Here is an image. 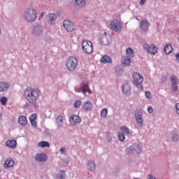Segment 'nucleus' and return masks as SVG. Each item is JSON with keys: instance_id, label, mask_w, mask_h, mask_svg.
<instances>
[{"instance_id": "b1692460", "label": "nucleus", "mask_w": 179, "mask_h": 179, "mask_svg": "<svg viewBox=\"0 0 179 179\" xmlns=\"http://www.w3.org/2000/svg\"><path fill=\"white\" fill-rule=\"evenodd\" d=\"M122 66H129V65H131V59L127 56L122 57Z\"/></svg>"}, {"instance_id": "dca6fc26", "label": "nucleus", "mask_w": 179, "mask_h": 179, "mask_svg": "<svg viewBox=\"0 0 179 179\" xmlns=\"http://www.w3.org/2000/svg\"><path fill=\"white\" fill-rule=\"evenodd\" d=\"M15 166V161L12 158L7 159L3 164L5 169H10V167H13Z\"/></svg>"}, {"instance_id": "a18cd8bd", "label": "nucleus", "mask_w": 179, "mask_h": 179, "mask_svg": "<svg viewBox=\"0 0 179 179\" xmlns=\"http://www.w3.org/2000/svg\"><path fill=\"white\" fill-rule=\"evenodd\" d=\"M148 111L150 114H152V113H153V107L152 106H148Z\"/></svg>"}, {"instance_id": "393cba45", "label": "nucleus", "mask_w": 179, "mask_h": 179, "mask_svg": "<svg viewBox=\"0 0 179 179\" xmlns=\"http://www.w3.org/2000/svg\"><path fill=\"white\" fill-rule=\"evenodd\" d=\"M120 131H121L122 134H124V135H127V136H131V135H132L131 130L125 126H122L120 128Z\"/></svg>"}, {"instance_id": "c756f323", "label": "nucleus", "mask_w": 179, "mask_h": 179, "mask_svg": "<svg viewBox=\"0 0 179 179\" xmlns=\"http://www.w3.org/2000/svg\"><path fill=\"white\" fill-rule=\"evenodd\" d=\"M134 152L137 153V155H140V153H142V145L139 144H134Z\"/></svg>"}, {"instance_id": "c03bdc74", "label": "nucleus", "mask_w": 179, "mask_h": 179, "mask_svg": "<svg viewBox=\"0 0 179 179\" xmlns=\"http://www.w3.org/2000/svg\"><path fill=\"white\" fill-rule=\"evenodd\" d=\"M30 122L32 127H34V128L37 127V122H36V120H30Z\"/></svg>"}, {"instance_id": "864d4df0", "label": "nucleus", "mask_w": 179, "mask_h": 179, "mask_svg": "<svg viewBox=\"0 0 179 179\" xmlns=\"http://www.w3.org/2000/svg\"><path fill=\"white\" fill-rule=\"evenodd\" d=\"M60 152H61V153H64L66 152L65 148H61Z\"/></svg>"}, {"instance_id": "79ce46f5", "label": "nucleus", "mask_w": 179, "mask_h": 179, "mask_svg": "<svg viewBox=\"0 0 179 179\" xmlns=\"http://www.w3.org/2000/svg\"><path fill=\"white\" fill-rule=\"evenodd\" d=\"M37 119V115L36 114H31L30 116H29V121H35V120Z\"/></svg>"}, {"instance_id": "9d476101", "label": "nucleus", "mask_w": 179, "mask_h": 179, "mask_svg": "<svg viewBox=\"0 0 179 179\" xmlns=\"http://www.w3.org/2000/svg\"><path fill=\"white\" fill-rule=\"evenodd\" d=\"M63 27L68 31V33H73L76 28L75 27V24L69 20H65L63 21Z\"/></svg>"}, {"instance_id": "1a4fd4ad", "label": "nucleus", "mask_w": 179, "mask_h": 179, "mask_svg": "<svg viewBox=\"0 0 179 179\" xmlns=\"http://www.w3.org/2000/svg\"><path fill=\"white\" fill-rule=\"evenodd\" d=\"M143 47L148 54H150L151 55H156L157 52H159V48L156 46L155 45H149L148 43H144L143 45Z\"/></svg>"}, {"instance_id": "c9c22d12", "label": "nucleus", "mask_w": 179, "mask_h": 179, "mask_svg": "<svg viewBox=\"0 0 179 179\" xmlns=\"http://www.w3.org/2000/svg\"><path fill=\"white\" fill-rule=\"evenodd\" d=\"M171 82H172V84L178 85L179 84V80L178 78L176 76H171Z\"/></svg>"}, {"instance_id": "4c0bfd02", "label": "nucleus", "mask_w": 179, "mask_h": 179, "mask_svg": "<svg viewBox=\"0 0 179 179\" xmlns=\"http://www.w3.org/2000/svg\"><path fill=\"white\" fill-rule=\"evenodd\" d=\"M107 114H108V110L107 108H103L101 111V117L102 118H106L107 117Z\"/></svg>"}, {"instance_id": "aec40b11", "label": "nucleus", "mask_w": 179, "mask_h": 179, "mask_svg": "<svg viewBox=\"0 0 179 179\" xmlns=\"http://www.w3.org/2000/svg\"><path fill=\"white\" fill-rule=\"evenodd\" d=\"M6 145L8 148H10V149H15L17 145V143L15 140H8L6 142Z\"/></svg>"}, {"instance_id": "a19ab883", "label": "nucleus", "mask_w": 179, "mask_h": 179, "mask_svg": "<svg viewBox=\"0 0 179 179\" xmlns=\"http://www.w3.org/2000/svg\"><path fill=\"white\" fill-rule=\"evenodd\" d=\"M80 106H82V101H80V100L75 101V102H74L75 108H79V107H80Z\"/></svg>"}, {"instance_id": "20e7f679", "label": "nucleus", "mask_w": 179, "mask_h": 179, "mask_svg": "<svg viewBox=\"0 0 179 179\" xmlns=\"http://www.w3.org/2000/svg\"><path fill=\"white\" fill-rule=\"evenodd\" d=\"M66 67L71 72L76 70L78 68V59L73 56L69 57L66 61Z\"/></svg>"}, {"instance_id": "de8ad7c7", "label": "nucleus", "mask_w": 179, "mask_h": 179, "mask_svg": "<svg viewBox=\"0 0 179 179\" xmlns=\"http://www.w3.org/2000/svg\"><path fill=\"white\" fill-rule=\"evenodd\" d=\"M176 113L179 115V103L176 104Z\"/></svg>"}, {"instance_id": "cd10ccee", "label": "nucleus", "mask_w": 179, "mask_h": 179, "mask_svg": "<svg viewBox=\"0 0 179 179\" xmlns=\"http://www.w3.org/2000/svg\"><path fill=\"white\" fill-rule=\"evenodd\" d=\"M171 139L172 142H178V141H179L178 133L176 131H172V135L171 136Z\"/></svg>"}, {"instance_id": "f03ea898", "label": "nucleus", "mask_w": 179, "mask_h": 179, "mask_svg": "<svg viewBox=\"0 0 179 179\" xmlns=\"http://www.w3.org/2000/svg\"><path fill=\"white\" fill-rule=\"evenodd\" d=\"M22 17L26 22L33 23L35 20H37V10L33 8H27L23 13Z\"/></svg>"}, {"instance_id": "f257e3e1", "label": "nucleus", "mask_w": 179, "mask_h": 179, "mask_svg": "<svg viewBox=\"0 0 179 179\" xmlns=\"http://www.w3.org/2000/svg\"><path fill=\"white\" fill-rule=\"evenodd\" d=\"M41 94L40 90L34 88H27L24 91V98L30 104H34L38 100Z\"/></svg>"}, {"instance_id": "72a5a7b5", "label": "nucleus", "mask_w": 179, "mask_h": 179, "mask_svg": "<svg viewBox=\"0 0 179 179\" xmlns=\"http://www.w3.org/2000/svg\"><path fill=\"white\" fill-rule=\"evenodd\" d=\"M126 54L127 57H129V58H132L134 57V50H132V48H129L126 50Z\"/></svg>"}, {"instance_id": "6e6d98bb", "label": "nucleus", "mask_w": 179, "mask_h": 179, "mask_svg": "<svg viewBox=\"0 0 179 179\" xmlns=\"http://www.w3.org/2000/svg\"><path fill=\"white\" fill-rule=\"evenodd\" d=\"M0 171H1V169H0Z\"/></svg>"}, {"instance_id": "5fc2aeb1", "label": "nucleus", "mask_w": 179, "mask_h": 179, "mask_svg": "<svg viewBox=\"0 0 179 179\" xmlns=\"http://www.w3.org/2000/svg\"><path fill=\"white\" fill-rule=\"evenodd\" d=\"M2 118V114L0 113V120Z\"/></svg>"}, {"instance_id": "a878e982", "label": "nucleus", "mask_w": 179, "mask_h": 179, "mask_svg": "<svg viewBox=\"0 0 179 179\" xmlns=\"http://www.w3.org/2000/svg\"><path fill=\"white\" fill-rule=\"evenodd\" d=\"M56 123L57 127H64V116L59 115L56 118Z\"/></svg>"}, {"instance_id": "7c9ffc66", "label": "nucleus", "mask_w": 179, "mask_h": 179, "mask_svg": "<svg viewBox=\"0 0 179 179\" xmlns=\"http://www.w3.org/2000/svg\"><path fill=\"white\" fill-rule=\"evenodd\" d=\"M74 3L76 6H79L80 8H82L86 5V1L85 0H74Z\"/></svg>"}, {"instance_id": "423d86ee", "label": "nucleus", "mask_w": 179, "mask_h": 179, "mask_svg": "<svg viewBox=\"0 0 179 179\" xmlns=\"http://www.w3.org/2000/svg\"><path fill=\"white\" fill-rule=\"evenodd\" d=\"M43 33H44V27H43V25L39 24H36L34 25L33 28L31 30V34L34 37H41Z\"/></svg>"}, {"instance_id": "2eb2a0df", "label": "nucleus", "mask_w": 179, "mask_h": 179, "mask_svg": "<svg viewBox=\"0 0 179 179\" xmlns=\"http://www.w3.org/2000/svg\"><path fill=\"white\" fill-rule=\"evenodd\" d=\"M87 169L89 170V171H95L96 170V162L93 160H89L87 162Z\"/></svg>"}, {"instance_id": "4468645a", "label": "nucleus", "mask_w": 179, "mask_h": 179, "mask_svg": "<svg viewBox=\"0 0 179 179\" xmlns=\"http://www.w3.org/2000/svg\"><path fill=\"white\" fill-rule=\"evenodd\" d=\"M150 27V23L148 22V20H143L140 24V29L141 31H148L149 27Z\"/></svg>"}, {"instance_id": "6ab92c4d", "label": "nucleus", "mask_w": 179, "mask_h": 179, "mask_svg": "<svg viewBox=\"0 0 179 179\" xmlns=\"http://www.w3.org/2000/svg\"><path fill=\"white\" fill-rule=\"evenodd\" d=\"M57 20V15L55 13H50L49 15L48 24L50 26H54L55 24V21Z\"/></svg>"}, {"instance_id": "8fccbe9b", "label": "nucleus", "mask_w": 179, "mask_h": 179, "mask_svg": "<svg viewBox=\"0 0 179 179\" xmlns=\"http://www.w3.org/2000/svg\"><path fill=\"white\" fill-rule=\"evenodd\" d=\"M175 57H176V58L177 62L179 63V53H176V54L175 55Z\"/></svg>"}, {"instance_id": "3c124183", "label": "nucleus", "mask_w": 179, "mask_h": 179, "mask_svg": "<svg viewBox=\"0 0 179 179\" xmlns=\"http://www.w3.org/2000/svg\"><path fill=\"white\" fill-rule=\"evenodd\" d=\"M146 3V0H141L140 1V5H145Z\"/></svg>"}, {"instance_id": "ea45409f", "label": "nucleus", "mask_w": 179, "mask_h": 179, "mask_svg": "<svg viewBox=\"0 0 179 179\" xmlns=\"http://www.w3.org/2000/svg\"><path fill=\"white\" fill-rule=\"evenodd\" d=\"M0 103L1 106H6V103H8V98H6V96L1 97Z\"/></svg>"}, {"instance_id": "f8f14e48", "label": "nucleus", "mask_w": 179, "mask_h": 179, "mask_svg": "<svg viewBox=\"0 0 179 179\" xmlns=\"http://www.w3.org/2000/svg\"><path fill=\"white\" fill-rule=\"evenodd\" d=\"M69 121L70 124L73 127L75 125H78V124H80L82 119L80 117H79V115H73L71 116Z\"/></svg>"}, {"instance_id": "bb28decb", "label": "nucleus", "mask_w": 179, "mask_h": 179, "mask_svg": "<svg viewBox=\"0 0 179 179\" xmlns=\"http://www.w3.org/2000/svg\"><path fill=\"white\" fill-rule=\"evenodd\" d=\"M100 43L102 45H108L110 44V39H108L106 35H104L101 38Z\"/></svg>"}, {"instance_id": "5701e85b", "label": "nucleus", "mask_w": 179, "mask_h": 179, "mask_svg": "<svg viewBox=\"0 0 179 179\" xmlns=\"http://www.w3.org/2000/svg\"><path fill=\"white\" fill-rule=\"evenodd\" d=\"M18 123L20 125H22V127L27 125V117H26V116L20 115L18 117Z\"/></svg>"}, {"instance_id": "2f4dec72", "label": "nucleus", "mask_w": 179, "mask_h": 179, "mask_svg": "<svg viewBox=\"0 0 179 179\" xmlns=\"http://www.w3.org/2000/svg\"><path fill=\"white\" fill-rule=\"evenodd\" d=\"M38 148H50L51 145L47 141H41L38 143Z\"/></svg>"}, {"instance_id": "ddd939ff", "label": "nucleus", "mask_w": 179, "mask_h": 179, "mask_svg": "<svg viewBox=\"0 0 179 179\" xmlns=\"http://www.w3.org/2000/svg\"><path fill=\"white\" fill-rule=\"evenodd\" d=\"M122 92L125 96L131 95V85L128 81H124L122 85Z\"/></svg>"}, {"instance_id": "412c9836", "label": "nucleus", "mask_w": 179, "mask_h": 179, "mask_svg": "<svg viewBox=\"0 0 179 179\" xmlns=\"http://www.w3.org/2000/svg\"><path fill=\"white\" fill-rule=\"evenodd\" d=\"M9 89V83L6 82H0V92H6Z\"/></svg>"}, {"instance_id": "7ed1b4c3", "label": "nucleus", "mask_w": 179, "mask_h": 179, "mask_svg": "<svg viewBox=\"0 0 179 179\" xmlns=\"http://www.w3.org/2000/svg\"><path fill=\"white\" fill-rule=\"evenodd\" d=\"M133 78V85L138 89V90H143V86L142 83H143V76L139 74L138 73L134 72L132 73Z\"/></svg>"}, {"instance_id": "49530a36", "label": "nucleus", "mask_w": 179, "mask_h": 179, "mask_svg": "<svg viewBox=\"0 0 179 179\" xmlns=\"http://www.w3.org/2000/svg\"><path fill=\"white\" fill-rule=\"evenodd\" d=\"M151 96H152V94H150V92H145V96L147 97V99H150Z\"/></svg>"}, {"instance_id": "f704fd0d", "label": "nucleus", "mask_w": 179, "mask_h": 179, "mask_svg": "<svg viewBox=\"0 0 179 179\" xmlns=\"http://www.w3.org/2000/svg\"><path fill=\"white\" fill-rule=\"evenodd\" d=\"M57 179H64L65 178V171H60L56 176Z\"/></svg>"}, {"instance_id": "9b49d317", "label": "nucleus", "mask_w": 179, "mask_h": 179, "mask_svg": "<svg viewBox=\"0 0 179 179\" xmlns=\"http://www.w3.org/2000/svg\"><path fill=\"white\" fill-rule=\"evenodd\" d=\"M134 117L138 127L142 128L143 127V114L141 112L136 113L134 115Z\"/></svg>"}, {"instance_id": "603ef678", "label": "nucleus", "mask_w": 179, "mask_h": 179, "mask_svg": "<svg viewBox=\"0 0 179 179\" xmlns=\"http://www.w3.org/2000/svg\"><path fill=\"white\" fill-rule=\"evenodd\" d=\"M147 178L148 179H155V177L152 175H148Z\"/></svg>"}, {"instance_id": "6e6552de", "label": "nucleus", "mask_w": 179, "mask_h": 179, "mask_svg": "<svg viewBox=\"0 0 179 179\" xmlns=\"http://www.w3.org/2000/svg\"><path fill=\"white\" fill-rule=\"evenodd\" d=\"M82 48L85 54H92L93 52V43L87 40L83 41Z\"/></svg>"}, {"instance_id": "4d7b16f0", "label": "nucleus", "mask_w": 179, "mask_h": 179, "mask_svg": "<svg viewBox=\"0 0 179 179\" xmlns=\"http://www.w3.org/2000/svg\"><path fill=\"white\" fill-rule=\"evenodd\" d=\"M135 179H136V178H135Z\"/></svg>"}, {"instance_id": "39448f33", "label": "nucleus", "mask_w": 179, "mask_h": 179, "mask_svg": "<svg viewBox=\"0 0 179 179\" xmlns=\"http://www.w3.org/2000/svg\"><path fill=\"white\" fill-rule=\"evenodd\" d=\"M77 93H83L86 96V93H89V94H92V90L89 87V84L87 82H83L80 84V87H77L75 89Z\"/></svg>"}, {"instance_id": "58836bf2", "label": "nucleus", "mask_w": 179, "mask_h": 179, "mask_svg": "<svg viewBox=\"0 0 179 179\" xmlns=\"http://www.w3.org/2000/svg\"><path fill=\"white\" fill-rule=\"evenodd\" d=\"M134 145H132L131 146L128 147L126 149V153H127V155H132V153H134Z\"/></svg>"}, {"instance_id": "09e8293b", "label": "nucleus", "mask_w": 179, "mask_h": 179, "mask_svg": "<svg viewBox=\"0 0 179 179\" xmlns=\"http://www.w3.org/2000/svg\"><path fill=\"white\" fill-rule=\"evenodd\" d=\"M45 15V12H42L40 15H39V19H41L42 17H44V15Z\"/></svg>"}, {"instance_id": "a211bd4d", "label": "nucleus", "mask_w": 179, "mask_h": 179, "mask_svg": "<svg viewBox=\"0 0 179 179\" xmlns=\"http://www.w3.org/2000/svg\"><path fill=\"white\" fill-rule=\"evenodd\" d=\"M35 160L37 162H45V160H47V155L44 153H38L35 156Z\"/></svg>"}, {"instance_id": "37998d69", "label": "nucleus", "mask_w": 179, "mask_h": 179, "mask_svg": "<svg viewBox=\"0 0 179 179\" xmlns=\"http://www.w3.org/2000/svg\"><path fill=\"white\" fill-rule=\"evenodd\" d=\"M172 85V89L173 92H176V90H178V84H171Z\"/></svg>"}, {"instance_id": "c85d7f7f", "label": "nucleus", "mask_w": 179, "mask_h": 179, "mask_svg": "<svg viewBox=\"0 0 179 179\" xmlns=\"http://www.w3.org/2000/svg\"><path fill=\"white\" fill-rule=\"evenodd\" d=\"M173 51V46L171 44H166L164 47V52L166 54V55H169V54H171V52Z\"/></svg>"}, {"instance_id": "f3484780", "label": "nucleus", "mask_w": 179, "mask_h": 179, "mask_svg": "<svg viewBox=\"0 0 179 179\" xmlns=\"http://www.w3.org/2000/svg\"><path fill=\"white\" fill-rule=\"evenodd\" d=\"M83 108L85 111H92L93 110V103L87 101L83 104Z\"/></svg>"}, {"instance_id": "0eeeda50", "label": "nucleus", "mask_w": 179, "mask_h": 179, "mask_svg": "<svg viewBox=\"0 0 179 179\" xmlns=\"http://www.w3.org/2000/svg\"><path fill=\"white\" fill-rule=\"evenodd\" d=\"M110 29L113 31L120 33L122 30V23L118 20H113L110 22Z\"/></svg>"}, {"instance_id": "473e14b6", "label": "nucleus", "mask_w": 179, "mask_h": 179, "mask_svg": "<svg viewBox=\"0 0 179 179\" xmlns=\"http://www.w3.org/2000/svg\"><path fill=\"white\" fill-rule=\"evenodd\" d=\"M115 72L118 76H122V73H124V71L119 66L115 67Z\"/></svg>"}, {"instance_id": "4be33fe9", "label": "nucleus", "mask_w": 179, "mask_h": 179, "mask_svg": "<svg viewBox=\"0 0 179 179\" xmlns=\"http://www.w3.org/2000/svg\"><path fill=\"white\" fill-rule=\"evenodd\" d=\"M112 61L111 57L108 55H103L100 59L101 64H111Z\"/></svg>"}, {"instance_id": "e433bc0d", "label": "nucleus", "mask_w": 179, "mask_h": 179, "mask_svg": "<svg viewBox=\"0 0 179 179\" xmlns=\"http://www.w3.org/2000/svg\"><path fill=\"white\" fill-rule=\"evenodd\" d=\"M117 138L119 139V141H120V142H124V141H125V134L124 133L119 132L117 134Z\"/></svg>"}]
</instances>
